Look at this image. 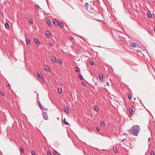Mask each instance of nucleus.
<instances>
[{
    "label": "nucleus",
    "instance_id": "obj_6",
    "mask_svg": "<svg viewBox=\"0 0 155 155\" xmlns=\"http://www.w3.org/2000/svg\"><path fill=\"white\" fill-rule=\"evenodd\" d=\"M38 106H39V107L41 109L43 110L44 109V107L40 103V102H39V101H38Z\"/></svg>",
    "mask_w": 155,
    "mask_h": 155
},
{
    "label": "nucleus",
    "instance_id": "obj_5",
    "mask_svg": "<svg viewBox=\"0 0 155 155\" xmlns=\"http://www.w3.org/2000/svg\"><path fill=\"white\" fill-rule=\"evenodd\" d=\"M34 41L37 44V45H40V43L38 40V39L37 38H35L34 39Z\"/></svg>",
    "mask_w": 155,
    "mask_h": 155
},
{
    "label": "nucleus",
    "instance_id": "obj_41",
    "mask_svg": "<svg viewBox=\"0 0 155 155\" xmlns=\"http://www.w3.org/2000/svg\"><path fill=\"white\" fill-rule=\"evenodd\" d=\"M81 84L83 86H85V84L84 82H82Z\"/></svg>",
    "mask_w": 155,
    "mask_h": 155
},
{
    "label": "nucleus",
    "instance_id": "obj_16",
    "mask_svg": "<svg viewBox=\"0 0 155 155\" xmlns=\"http://www.w3.org/2000/svg\"><path fill=\"white\" fill-rule=\"evenodd\" d=\"M20 151L22 153H24V149L23 147L22 146H21L20 147Z\"/></svg>",
    "mask_w": 155,
    "mask_h": 155
},
{
    "label": "nucleus",
    "instance_id": "obj_25",
    "mask_svg": "<svg viewBox=\"0 0 155 155\" xmlns=\"http://www.w3.org/2000/svg\"><path fill=\"white\" fill-rule=\"evenodd\" d=\"M58 91L59 94H61L62 93V90L61 88H59L58 90Z\"/></svg>",
    "mask_w": 155,
    "mask_h": 155
},
{
    "label": "nucleus",
    "instance_id": "obj_18",
    "mask_svg": "<svg viewBox=\"0 0 155 155\" xmlns=\"http://www.w3.org/2000/svg\"><path fill=\"white\" fill-rule=\"evenodd\" d=\"M64 111L65 113L67 114L69 112V110L67 107L64 108Z\"/></svg>",
    "mask_w": 155,
    "mask_h": 155
},
{
    "label": "nucleus",
    "instance_id": "obj_28",
    "mask_svg": "<svg viewBox=\"0 0 155 155\" xmlns=\"http://www.w3.org/2000/svg\"><path fill=\"white\" fill-rule=\"evenodd\" d=\"M31 153L32 155H36L35 151L33 150L31 151Z\"/></svg>",
    "mask_w": 155,
    "mask_h": 155
},
{
    "label": "nucleus",
    "instance_id": "obj_8",
    "mask_svg": "<svg viewBox=\"0 0 155 155\" xmlns=\"http://www.w3.org/2000/svg\"><path fill=\"white\" fill-rule=\"evenodd\" d=\"M74 69L75 71L77 72H80V69L78 67H76L74 68Z\"/></svg>",
    "mask_w": 155,
    "mask_h": 155
},
{
    "label": "nucleus",
    "instance_id": "obj_9",
    "mask_svg": "<svg viewBox=\"0 0 155 155\" xmlns=\"http://www.w3.org/2000/svg\"><path fill=\"white\" fill-rule=\"evenodd\" d=\"M58 22V25H59V27H60L61 28H62L63 26V23L60 21H59Z\"/></svg>",
    "mask_w": 155,
    "mask_h": 155
},
{
    "label": "nucleus",
    "instance_id": "obj_1",
    "mask_svg": "<svg viewBox=\"0 0 155 155\" xmlns=\"http://www.w3.org/2000/svg\"><path fill=\"white\" fill-rule=\"evenodd\" d=\"M132 134L134 135L137 136L139 132L140 129L138 125L134 126L132 128Z\"/></svg>",
    "mask_w": 155,
    "mask_h": 155
},
{
    "label": "nucleus",
    "instance_id": "obj_39",
    "mask_svg": "<svg viewBox=\"0 0 155 155\" xmlns=\"http://www.w3.org/2000/svg\"><path fill=\"white\" fill-rule=\"evenodd\" d=\"M114 152L115 153H117V149L116 148L115 150H114Z\"/></svg>",
    "mask_w": 155,
    "mask_h": 155
},
{
    "label": "nucleus",
    "instance_id": "obj_22",
    "mask_svg": "<svg viewBox=\"0 0 155 155\" xmlns=\"http://www.w3.org/2000/svg\"><path fill=\"white\" fill-rule=\"evenodd\" d=\"M147 15L148 17L150 18L152 17V15H151V13H150L148 12L147 14Z\"/></svg>",
    "mask_w": 155,
    "mask_h": 155
},
{
    "label": "nucleus",
    "instance_id": "obj_33",
    "mask_svg": "<svg viewBox=\"0 0 155 155\" xmlns=\"http://www.w3.org/2000/svg\"><path fill=\"white\" fill-rule=\"evenodd\" d=\"M58 154V152L56 150L54 152V155H57V154Z\"/></svg>",
    "mask_w": 155,
    "mask_h": 155
},
{
    "label": "nucleus",
    "instance_id": "obj_38",
    "mask_svg": "<svg viewBox=\"0 0 155 155\" xmlns=\"http://www.w3.org/2000/svg\"><path fill=\"white\" fill-rule=\"evenodd\" d=\"M47 154L48 155H52L50 152H48Z\"/></svg>",
    "mask_w": 155,
    "mask_h": 155
},
{
    "label": "nucleus",
    "instance_id": "obj_43",
    "mask_svg": "<svg viewBox=\"0 0 155 155\" xmlns=\"http://www.w3.org/2000/svg\"><path fill=\"white\" fill-rule=\"evenodd\" d=\"M107 85H108V86L109 85V82H107Z\"/></svg>",
    "mask_w": 155,
    "mask_h": 155
},
{
    "label": "nucleus",
    "instance_id": "obj_37",
    "mask_svg": "<svg viewBox=\"0 0 155 155\" xmlns=\"http://www.w3.org/2000/svg\"><path fill=\"white\" fill-rule=\"evenodd\" d=\"M0 93L1 94L2 96H4V92L3 91V92H1Z\"/></svg>",
    "mask_w": 155,
    "mask_h": 155
},
{
    "label": "nucleus",
    "instance_id": "obj_30",
    "mask_svg": "<svg viewBox=\"0 0 155 155\" xmlns=\"http://www.w3.org/2000/svg\"><path fill=\"white\" fill-rule=\"evenodd\" d=\"M48 46L50 47H51L52 46V44L51 42L49 43Z\"/></svg>",
    "mask_w": 155,
    "mask_h": 155
},
{
    "label": "nucleus",
    "instance_id": "obj_40",
    "mask_svg": "<svg viewBox=\"0 0 155 155\" xmlns=\"http://www.w3.org/2000/svg\"><path fill=\"white\" fill-rule=\"evenodd\" d=\"M137 45L138 46L137 47H139V48H141L142 46L141 45H138V44H137Z\"/></svg>",
    "mask_w": 155,
    "mask_h": 155
},
{
    "label": "nucleus",
    "instance_id": "obj_44",
    "mask_svg": "<svg viewBox=\"0 0 155 155\" xmlns=\"http://www.w3.org/2000/svg\"><path fill=\"white\" fill-rule=\"evenodd\" d=\"M72 38H72L71 39V40H72Z\"/></svg>",
    "mask_w": 155,
    "mask_h": 155
},
{
    "label": "nucleus",
    "instance_id": "obj_23",
    "mask_svg": "<svg viewBox=\"0 0 155 155\" xmlns=\"http://www.w3.org/2000/svg\"><path fill=\"white\" fill-rule=\"evenodd\" d=\"M58 61L61 65L62 64V62L60 59H59L58 60Z\"/></svg>",
    "mask_w": 155,
    "mask_h": 155
},
{
    "label": "nucleus",
    "instance_id": "obj_24",
    "mask_svg": "<svg viewBox=\"0 0 155 155\" xmlns=\"http://www.w3.org/2000/svg\"><path fill=\"white\" fill-rule=\"evenodd\" d=\"M35 7L36 9H37L38 10H39L38 9L39 8H40H40L39 6L37 5H36L35 6Z\"/></svg>",
    "mask_w": 155,
    "mask_h": 155
},
{
    "label": "nucleus",
    "instance_id": "obj_35",
    "mask_svg": "<svg viewBox=\"0 0 155 155\" xmlns=\"http://www.w3.org/2000/svg\"><path fill=\"white\" fill-rule=\"evenodd\" d=\"M97 21L100 22H104L103 20H101V19H97Z\"/></svg>",
    "mask_w": 155,
    "mask_h": 155
},
{
    "label": "nucleus",
    "instance_id": "obj_26",
    "mask_svg": "<svg viewBox=\"0 0 155 155\" xmlns=\"http://www.w3.org/2000/svg\"><path fill=\"white\" fill-rule=\"evenodd\" d=\"M47 23L48 25H51V23L50 21L49 20H48L47 21Z\"/></svg>",
    "mask_w": 155,
    "mask_h": 155
},
{
    "label": "nucleus",
    "instance_id": "obj_7",
    "mask_svg": "<svg viewBox=\"0 0 155 155\" xmlns=\"http://www.w3.org/2000/svg\"><path fill=\"white\" fill-rule=\"evenodd\" d=\"M53 22L54 25L55 26H57L58 25V21L56 19H53Z\"/></svg>",
    "mask_w": 155,
    "mask_h": 155
},
{
    "label": "nucleus",
    "instance_id": "obj_12",
    "mask_svg": "<svg viewBox=\"0 0 155 155\" xmlns=\"http://www.w3.org/2000/svg\"><path fill=\"white\" fill-rule=\"evenodd\" d=\"M131 44L132 46L134 47H135L138 46L137 45L136 43L134 42H132L131 43Z\"/></svg>",
    "mask_w": 155,
    "mask_h": 155
},
{
    "label": "nucleus",
    "instance_id": "obj_46",
    "mask_svg": "<svg viewBox=\"0 0 155 155\" xmlns=\"http://www.w3.org/2000/svg\"><path fill=\"white\" fill-rule=\"evenodd\" d=\"M72 38H72L71 39V40H72Z\"/></svg>",
    "mask_w": 155,
    "mask_h": 155
},
{
    "label": "nucleus",
    "instance_id": "obj_15",
    "mask_svg": "<svg viewBox=\"0 0 155 155\" xmlns=\"http://www.w3.org/2000/svg\"><path fill=\"white\" fill-rule=\"evenodd\" d=\"M129 113L130 115H133V111L132 109H131V108H130L129 109Z\"/></svg>",
    "mask_w": 155,
    "mask_h": 155
},
{
    "label": "nucleus",
    "instance_id": "obj_32",
    "mask_svg": "<svg viewBox=\"0 0 155 155\" xmlns=\"http://www.w3.org/2000/svg\"><path fill=\"white\" fill-rule=\"evenodd\" d=\"M29 21L30 23L31 24H33V21H32V20H29Z\"/></svg>",
    "mask_w": 155,
    "mask_h": 155
},
{
    "label": "nucleus",
    "instance_id": "obj_42",
    "mask_svg": "<svg viewBox=\"0 0 155 155\" xmlns=\"http://www.w3.org/2000/svg\"><path fill=\"white\" fill-rule=\"evenodd\" d=\"M96 129L97 131L100 130V128L98 127H96Z\"/></svg>",
    "mask_w": 155,
    "mask_h": 155
},
{
    "label": "nucleus",
    "instance_id": "obj_2",
    "mask_svg": "<svg viewBox=\"0 0 155 155\" xmlns=\"http://www.w3.org/2000/svg\"><path fill=\"white\" fill-rule=\"evenodd\" d=\"M46 36L47 38H49L51 36V33L48 31H46L45 32Z\"/></svg>",
    "mask_w": 155,
    "mask_h": 155
},
{
    "label": "nucleus",
    "instance_id": "obj_20",
    "mask_svg": "<svg viewBox=\"0 0 155 155\" xmlns=\"http://www.w3.org/2000/svg\"><path fill=\"white\" fill-rule=\"evenodd\" d=\"M63 123L64 124H65L66 125H69V124L66 121V119L65 118H64V119L63 120Z\"/></svg>",
    "mask_w": 155,
    "mask_h": 155
},
{
    "label": "nucleus",
    "instance_id": "obj_21",
    "mask_svg": "<svg viewBox=\"0 0 155 155\" xmlns=\"http://www.w3.org/2000/svg\"><path fill=\"white\" fill-rule=\"evenodd\" d=\"M5 26L6 29H8L9 28V25L7 22H6L5 23Z\"/></svg>",
    "mask_w": 155,
    "mask_h": 155
},
{
    "label": "nucleus",
    "instance_id": "obj_3",
    "mask_svg": "<svg viewBox=\"0 0 155 155\" xmlns=\"http://www.w3.org/2000/svg\"><path fill=\"white\" fill-rule=\"evenodd\" d=\"M43 118L44 119L47 120L48 119V116L47 114V113H45V112H43Z\"/></svg>",
    "mask_w": 155,
    "mask_h": 155
},
{
    "label": "nucleus",
    "instance_id": "obj_13",
    "mask_svg": "<svg viewBox=\"0 0 155 155\" xmlns=\"http://www.w3.org/2000/svg\"><path fill=\"white\" fill-rule=\"evenodd\" d=\"M51 60L54 63H56L57 62L56 59L55 57L54 58V57H53V58H51Z\"/></svg>",
    "mask_w": 155,
    "mask_h": 155
},
{
    "label": "nucleus",
    "instance_id": "obj_31",
    "mask_svg": "<svg viewBox=\"0 0 155 155\" xmlns=\"http://www.w3.org/2000/svg\"><path fill=\"white\" fill-rule=\"evenodd\" d=\"M85 6L86 7H87V8L88 6V4L87 3H85Z\"/></svg>",
    "mask_w": 155,
    "mask_h": 155
},
{
    "label": "nucleus",
    "instance_id": "obj_4",
    "mask_svg": "<svg viewBox=\"0 0 155 155\" xmlns=\"http://www.w3.org/2000/svg\"><path fill=\"white\" fill-rule=\"evenodd\" d=\"M44 69L47 72H49L51 71V69L50 68L47 66L44 67Z\"/></svg>",
    "mask_w": 155,
    "mask_h": 155
},
{
    "label": "nucleus",
    "instance_id": "obj_10",
    "mask_svg": "<svg viewBox=\"0 0 155 155\" xmlns=\"http://www.w3.org/2000/svg\"><path fill=\"white\" fill-rule=\"evenodd\" d=\"M38 78H41L42 79H43V76H42V74L41 72H40V73L38 72Z\"/></svg>",
    "mask_w": 155,
    "mask_h": 155
},
{
    "label": "nucleus",
    "instance_id": "obj_19",
    "mask_svg": "<svg viewBox=\"0 0 155 155\" xmlns=\"http://www.w3.org/2000/svg\"><path fill=\"white\" fill-rule=\"evenodd\" d=\"M99 78H100V80H101V79H103V74H102V73H100L99 74Z\"/></svg>",
    "mask_w": 155,
    "mask_h": 155
},
{
    "label": "nucleus",
    "instance_id": "obj_45",
    "mask_svg": "<svg viewBox=\"0 0 155 155\" xmlns=\"http://www.w3.org/2000/svg\"><path fill=\"white\" fill-rule=\"evenodd\" d=\"M72 38H72L71 39V40H72Z\"/></svg>",
    "mask_w": 155,
    "mask_h": 155
},
{
    "label": "nucleus",
    "instance_id": "obj_34",
    "mask_svg": "<svg viewBox=\"0 0 155 155\" xmlns=\"http://www.w3.org/2000/svg\"><path fill=\"white\" fill-rule=\"evenodd\" d=\"M101 125H103L104 124V122L103 121H102L101 122Z\"/></svg>",
    "mask_w": 155,
    "mask_h": 155
},
{
    "label": "nucleus",
    "instance_id": "obj_27",
    "mask_svg": "<svg viewBox=\"0 0 155 155\" xmlns=\"http://www.w3.org/2000/svg\"><path fill=\"white\" fill-rule=\"evenodd\" d=\"M150 155H155L154 151H151L150 153Z\"/></svg>",
    "mask_w": 155,
    "mask_h": 155
},
{
    "label": "nucleus",
    "instance_id": "obj_29",
    "mask_svg": "<svg viewBox=\"0 0 155 155\" xmlns=\"http://www.w3.org/2000/svg\"><path fill=\"white\" fill-rule=\"evenodd\" d=\"M90 64L91 65H92L94 64V63L93 61H91L90 62Z\"/></svg>",
    "mask_w": 155,
    "mask_h": 155
},
{
    "label": "nucleus",
    "instance_id": "obj_14",
    "mask_svg": "<svg viewBox=\"0 0 155 155\" xmlns=\"http://www.w3.org/2000/svg\"><path fill=\"white\" fill-rule=\"evenodd\" d=\"M78 77L81 80H84V78L82 76L81 74H79L78 75Z\"/></svg>",
    "mask_w": 155,
    "mask_h": 155
},
{
    "label": "nucleus",
    "instance_id": "obj_17",
    "mask_svg": "<svg viewBox=\"0 0 155 155\" xmlns=\"http://www.w3.org/2000/svg\"><path fill=\"white\" fill-rule=\"evenodd\" d=\"M94 108L95 109V110L97 111L98 112L99 111V108L97 106L95 105L94 107Z\"/></svg>",
    "mask_w": 155,
    "mask_h": 155
},
{
    "label": "nucleus",
    "instance_id": "obj_36",
    "mask_svg": "<svg viewBox=\"0 0 155 155\" xmlns=\"http://www.w3.org/2000/svg\"><path fill=\"white\" fill-rule=\"evenodd\" d=\"M128 98H129V99L130 100H131V95H130V96H129V95H128Z\"/></svg>",
    "mask_w": 155,
    "mask_h": 155
},
{
    "label": "nucleus",
    "instance_id": "obj_11",
    "mask_svg": "<svg viewBox=\"0 0 155 155\" xmlns=\"http://www.w3.org/2000/svg\"><path fill=\"white\" fill-rule=\"evenodd\" d=\"M26 42L27 44H30V41L28 38H27L26 39Z\"/></svg>",
    "mask_w": 155,
    "mask_h": 155
}]
</instances>
